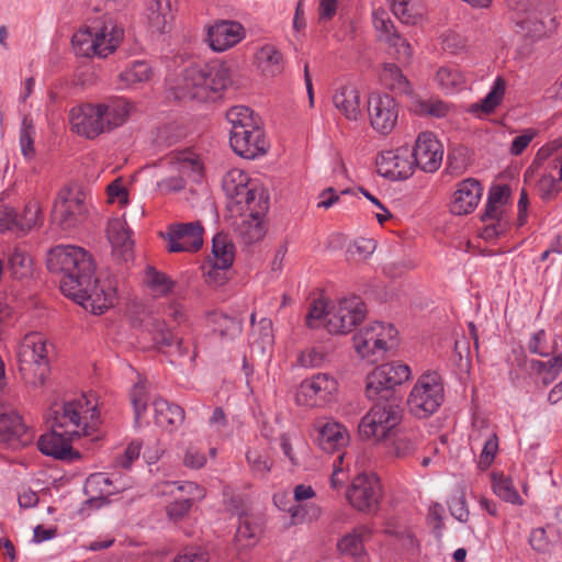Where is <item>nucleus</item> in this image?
<instances>
[{
  "mask_svg": "<svg viewBox=\"0 0 562 562\" xmlns=\"http://www.w3.org/2000/svg\"><path fill=\"white\" fill-rule=\"evenodd\" d=\"M48 359L47 341L40 333L24 336L18 349V364Z\"/></svg>",
  "mask_w": 562,
  "mask_h": 562,
  "instance_id": "30",
  "label": "nucleus"
},
{
  "mask_svg": "<svg viewBox=\"0 0 562 562\" xmlns=\"http://www.w3.org/2000/svg\"><path fill=\"white\" fill-rule=\"evenodd\" d=\"M153 341L159 348H169L176 346L178 353L184 356L188 353V348L184 347L182 338L178 337V334H173L166 328L164 321H154L150 329Z\"/></svg>",
  "mask_w": 562,
  "mask_h": 562,
  "instance_id": "38",
  "label": "nucleus"
},
{
  "mask_svg": "<svg viewBox=\"0 0 562 562\" xmlns=\"http://www.w3.org/2000/svg\"><path fill=\"white\" fill-rule=\"evenodd\" d=\"M251 127H245L229 136L232 149L240 157L252 159L267 151L268 144L265 132L257 122Z\"/></svg>",
  "mask_w": 562,
  "mask_h": 562,
  "instance_id": "22",
  "label": "nucleus"
},
{
  "mask_svg": "<svg viewBox=\"0 0 562 562\" xmlns=\"http://www.w3.org/2000/svg\"><path fill=\"white\" fill-rule=\"evenodd\" d=\"M78 254L77 246L58 245L47 252V269L53 273H59L66 277V273L69 272L71 260H75Z\"/></svg>",
  "mask_w": 562,
  "mask_h": 562,
  "instance_id": "35",
  "label": "nucleus"
},
{
  "mask_svg": "<svg viewBox=\"0 0 562 562\" xmlns=\"http://www.w3.org/2000/svg\"><path fill=\"white\" fill-rule=\"evenodd\" d=\"M226 119L231 124V134L260 122L259 117L255 116L254 111L245 105L231 108L226 112Z\"/></svg>",
  "mask_w": 562,
  "mask_h": 562,
  "instance_id": "44",
  "label": "nucleus"
},
{
  "mask_svg": "<svg viewBox=\"0 0 562 562\" xmlns=\"http://www.w3.org/2000/svg\"><path fill=\"white\" fill-rule=\"evenodd\" d=\"M19 231L29 232L36 225L42 223V207L38 201H29L23 209V213L19 216Z\"/></svg>",
  "mask_w": 562,
  "mask_h": 562,
  "instance_id": "51",
  "label": "nucleus"
},
{
  "mask_svg": "<svg viewBox=\"0 0 562 562\" xmlns=\"http://www.w3.org/2000/svg\"><path fill=\"white\" fill-rule=\"evenodd\" d=\"M108 238L114 250L120 251L124 260L132 256L133 240L131 231L121 218H113L108 224Z\"/></svg>",
  "mask_w": 562,
  "mask_h": 562,
  "instance_id": "33",
  "label": "nucleus"
},
{
  "mask_svg": "<svg viewBox=\"0 0 562 562\" xmlns=\"http://www.w3.org/2000/svg\"><path fill=\"white\" fill-rule=\"evenodd\" d=\"M380 79L385 87L397 93H409L411 85L401 67L394 63H385L380 72Z\"/></svg>",
  "mask_w": 562,
  "mask_h": 562,
  "instance_id": "40",
  "label": "nucleus"
},
{
  "mask_svg": "<svg viewBox=\"0 0 562 562\" xmlns=\"http://www.w3.org/2000/svg\"><path fill=\"white\" fill-rule=\"evenodd\" d=\"M79 252L71 260L69 272L60 279L61 292L93 314H102L114 305L115 290L94 278L95 265L91 255L77 246Z\"/></svg>",
  "mask_w": 562,
  "mask_h": 562,
  "instance_id": "3",
  "label": "nucleus"
},
{
  "mask_svg": "<svg viewBox=\"0 0 562 562\" xmlns=\"http://www.w3.org/2000/svg\"><path fill=\"white\" fill-rule=\"evenodd\" d=\"M401 420L402 414L397 405L379 403L361 418L358 430L364 439L382 441L393 434Z\"/></svg>",
  "mask_w": 562,
  "mask_h": 562,
  "instance_id": "8",
  "label": "nucleus"
},
{
  "mask_svg": "<svg viewBox=\"0 0 562 562\" xmlns=\"http://www.w3.org/2000/svg\"><path fill=\"white\" fill-rule=\"evenodd\" d=\"M368 113L371 126L386 135L393 131L398 117L397 103L389 94L373 93L368 101Z\"/></svg>",
  "mask_w": 562,
  "mask_h": 562,
  "instance_id": "21",
  "label": "nucleus"
},
{
  "mask_svg": "<svg viewBox=\"0 0 562 562\" xmlns=\"http://www.w3.org/2000/svg\"><path fill=\"white\" fill-rule=\"evenodd\" d=\"M209 319L222 337H233L241 331L240 322L225 314L212 313Z\"/></svg>",
  "mask_w": 562,
  "mask_h": 562,
  "instance_id": "52",
  "label": "nucleus"
},
{
  "mask_svg": "<svg viewBox=\"0 0 562 562\" xmlns=\"http://www.w3.org/2000/svg\"><path fill=\"white\" fill-rule=\"evenodd\" d=\"M392 12L394 15L406 24H415L417 15L413 12V8L409 5L411 0H389Z\"/></svg>",
  "mask_w": 562,
  "mask_h": 562,
  "instance_id": "63",
  "label": "nucleus"
},
{
  "mask_svg": "<svg viewBox=\"0 0 562 562\" xmlns=\"http://www.w3.org/2000/svg\"><path fill=\"white\" fill-rule=\"evenodd\" d=\"M223 190L229 199V209L246 218L238 233L246 244L259 241L265 236L262 217L269 209V196L259 184L250 181L239 169L228 171L223 179Z\"/></svg>",
  "mask_w": 562,
  "mask_h": 562,
  "instance_id": "2",
  "label": "nucleus"
},
{
  "mask_svg": "<svg viewBox=\"0 0 562 562\" xmlns=\"http://www.w3.org/2000/svg\"><path fill=\"white\" fill-rule=\"evenodd\" d=\"M367 314V305L360 296L341 297L330 304L326 329L330 334H349L362 323Z\"/></svg>",
  "mask_w": 562,
  "mask_h": 562,
  "instance_id": "9",
  "label": "nucleus"
},
{
  "mask_svg": "<svg viewBox=\"0 0 562 562\" xmlns=\"http://www.w3.org/2000/svg\"><path fill=\"white\" fill-rule=\"evenodd\" d=\"M149 396L145 383L139 382L131 391V402L134 407L135 419L139 420L147 408Z\"/></svg>",
  "mask_w": 562,
  "mask_h": 562,
  "instance_id": "56",
  "label": "nucleus"
},
{
  "mask_svg": "<svg viewBox=\"0 0 562 562\" xmlns=\"http://www.w3.org/2000/svg\"><path fill=\"white\" fill-rule=\"evenodd\" d=\"M411 155L417 168L425 172H435L441 166L443 146L434 133L422 132L411 148Z\"/></svg>",
  "mask_w": 562,
  "mask_h": 562,
  "instance_id": "20",
  "label": "nucleus"
},
{
  "mask_svg": "<svg viewBox=\"0 0 562 562\" xmlns=\"http://www.w3.org/2000/svg\"><path fill=\"white\" fill-rule=\"evenodd\" d=\"M69 124L72 132L87 138H95L103 133L100 112L97 104L85 103L69 111Z\"/></svg>",
  "mask_w": 562,
  "mask_h": 562,
  "instance_id": "23",
  "label": "nucleus"
},
{
  "mask_svg": "<svg viewBox=\"0 0 562 562\" xmlns=\"http://www.w3.org/2000/svg\"><path fill=\"white\" fill-rule=\"evenodd\" d=\"M328 353L324 347H311L301 352L299 362L306 368L319 367L327 359Z\"/></svg>",
  "mask_w": 562,
  "mask_h": 562,
  "instance_id": "57",
  "label": "nucleus"
},
{
  "mask_svg": "<svg viewBox=\"0 0 562 562\" xmlns=\"http://www.w3.org/2000/svg\"><path fill=\"white\" fill-rule=\"evenodd\" d=\"M376 166L380 175L392 180L408 179L416 168L408 145L382 151L376 158Z\"/></svg>",
  "mask_w": 562,
  "mask_h": 562,
  "instance_id": "18",
  "label": "nucleus"
},
{
  "mask_svg": "<svg viewBox=\"0 0 562 562\" xmlns=\"http://www.w3.org/2000/svg\"><path fill=\"white\" fill-rule=\"evenodd\" d=\"M256 58L258 67L266 76L276 77L283 71V56L273 45L262 46Z\"/></svg>",
  "mask_w": 562,
  "mask_h": 562,
  "instance_id": "37",
  "label": "nucleus"
},
{
  "mask_svg": "<svg viewBox=\"0 0 562 562\" xmlns=\"http://www.w3.org/2000/svg\"><path fill=\"white\" fill-rule=\"evenodd\" d=\"M34 126L32 121L29 117H24L22 121V128L20 135V145L22 149V154L26 158H32L34 155Z\"/></svg>",
  "mask_w": 562,
  "mask_h": 562,
  "instance_id": "61",
  "label": "nucleus"
},
{
  "mask_svg": "<svg viewBox=\"0 0 562 562\" xmlns=\"http://www.w3.org/2000/svg\"><path fill=\"white\" fill-rule=\"evenodd\" d=\"M33 440L21 416L8 403L0 400V441L11 449H21Z\"/></svg>",
  "mask_w": 562,
  "mask_h": 562,
  "instance_id": "17",
  "label": "nucleus"
},
{
  "mask_svg": "<svg viewBox=\"0 0 562 562\" xmlns=\"http://www.w3.org/2000/svg\"><path fill=\"white\" fill-rule=\"evenodd\" d=\"M170 165L178 175H172L158 182V187L164 193L181 191L186 187L187 180L200 182L203 178L204 166L199 155L190 149L173 153L169 157Z\"/></svg>",
  "mask_w": 562,
  "mask_h": 562,
  "instance_id": "10",
  "label": "nucleus"
},
{
  "mask_svg": "<svg viewBox=\"0 0 562 562\" xmlns=\"http://www.w3.org/2000/svg\"><path fill=\"white\" fill-rule=\"evenodd\" d=\"M145 284L157 295H166L173 289V281L154 267H147L144 277Z\"/></svg>",
  "mask_w": 562,
  "mask_h": 562,
  "instance_id": "49",
  "label": "nucleus"
},
{
  "mask_svg": "<svg viewBox=\"0 0 562 562\" xmlns=\"http://www.w3.org/2000/svg\"><path fill=\"white\" fill-rule=\"evenodd\" d=\"M373 23H374L375 30L379 33L380 41L385 42V41H387V38L392 37L396 33H398L394 23L387 16V13L384 10L374 11Z\"/></svg>",
  "mask_w": 562,
  "mask_h": 562,
  "instance_id": "55",
  "label": "nucleus"
},
{
  "mask_svg": "<svg viewBox=\"0 0 562 562\" xmlns=\"http://www.w3.org/2000/svg\"><path fill=\"white\" fill-rule=\"evenodd\" d=\"M97 108L100 112V122L102 124L103 133L111 132L123 125L132 111V104L127 100L121 98L97 103Z\"/></svg>",
  "mask_w": 562,
  "mask_h": 562,
  "instance_id": "26",
  "label": "nucleus"
},
{
  "mask_svg": "<svg viewBox=\"0 0 562 562\" xmlns=\"http://www.w3.org/2000/svg\"><path fill=\"white\" fill-rule=\"evenodd\" d=\"M49 360H36L33 362L20 363L19 372L24 383L31 387H41L49 374Z\"/></svg>",
  "mask_w": 562,
  "mask_h": 562,
  "instance_id": "36",
  "label": "nucleus"
},
{
  "mask_svg": "<svg viewBox=\"0 0 562 562\" xmlns=\"http://www.w3.org/2000/svg\"><path fill=\"white\" fill-rule=\"evenodd\" d=\"M337 380L327 373H317L301 382L295 400L299 405L307 407L323 406L336 398Z\"/></svg>",
  "mask_w": 562,
  "mask_h": 562,
  "instance_id": "14",
  "label": "nucleus"
},
{
  "mask_svg": "<svg viewBox=\"0 0 562 562\" xmlns=\"http://www.w3.org/2000/svg\"><path fill=\"white\" fill-rule=\"evenodd\" d=\"M445 400L443 382L436 371L422 374L413 386L407 407L412 415L419 419L435 414Z\"/></svg>",
  "mask_w": 562,
  "mask_h": 562,
  "instance_id": "6",
  "label": "nucleus"
},
{
  "mask_svg": "<svg viewBox=\"0 0 562 562\" xmlns=\"http://www.w3.org/2000/svg\"><path fill=\"white\" fill-rule=\"evenodd\" d=\"M389 54L401 65L407 66L412 63L414 48L407 38L396 33L385 41Z\"/></svg>",
  "mask_w": 562,
  "mask_h": 562,
  "instance_id": "43",
  "label": "nucleus"
},
{
  "mask_svg": "<svg viewBox=\"0 0 562 562\" xmlns=\"http://www.w3.org/2000/svg\"><path fill=\"white\" fill-rule=\"evenodd\" d=\"M155 411V423L168 430L172 431L179 427L184 420V411L176 404H171L164 398H156L153 403Z\"/></svg>",
  "mask_w": 562,
  "mask_h": 562,
  "instance_id": "31",
  "label": "nucleus"
},
{
  "mask_svg": "<svg viewBox=\"0 0 562 562\" xmlns=\"http://www.w3.org/2000/svg\"><path fill=\"white\" fill-rule=\"evenodd\" d=\"M151 76L153 70L149 64L144 60H137L132 63L124 71H122L119 78L125 86H132L146 82L150 80Z\"/></svg>",
  "mask_w": 562,
  "mask_h": 562,
  "instance_id": "47",
  "label": "nucleus"
},
{
  "mask_svg": "<svg viewBox=\"0 0 562 562\" xmlns=\"http://www.w3.org/2000/svg\"><path fill=\"white\" fill-rule=\"evenodd\" d=\"M514 13V20L528 36L540 38L551 34L558 25L557 19L548 10H537L538 0H505Z\"/></svg>",
  "mask_w": 562,
  "mask_h": 562,
  "instance_id": "7",
  "label": "nucleus"
},
{
  "mask_svg": "<svg viewBox=\"0 0 562 562\" xmlns=\"http://www.w3.org/2000/svg\"><path fill=\"white\" fill-rule=\"evenodd\" d=\"M292 524H302L304 521L316 520L321 516V508L318 506H305L297 504L289 509Z\"/></svg>",
  "mask_w": 562,
  "mask_h": 562,
  "instance_id": "59",
  "label": "nucleus"
},
{
  "mask_svg": "<svg viewBox=\"0 0 562 562\" xmlns=\"http://www.w3.org/2000/svg\"><path fill=\"white\" fill-rule=\"evenodd\" d=\"M204 228L200 221L176 223L167 227L162 234L169 252H195L203 245Z\"/></svg>",
  "mask_w": 562,
  "mask_h": 562,
  "instance_id": "16",
  "label": "nucleus"
},
{
  "mask_svg": "<svg viewBox=\"0 0 562 562\" xmlns=\"http://www.w3.org/2000/svg\"><path fill=\"white\" fill-rule=\"evenodd\" d=\"M335 108L347 120L357 121L362 115L360 93L355 86H342L333 95Z\"/></svg>",
  "mask_w": 562,
  "mask_h": 562,
  "instance_id": "27",
  "label": "nucleus"
},
{
  "mask_svg": "<svg viewBox=\"0 0 562 562\" xmlns=\"http://www.w3.org/2000/svg\"><path fill=\"white\" fill-rule=\"evenodd\" d=\"M397 330L392 324L374 322L360 329L353 336V344L361 358L375 362V355H383L392 345Z\"/></svg>",
  "mask_w": 562,
  "mask_h": 562,
  "instance_id": "12",
  "label": "nucleus"
},
{
  "mask_svg": "<svg viewBox=\"0 0 562 562\" xmlns=\"http://www.w3.org/2000/svg\"><path fill=\"white\" fill-rule=\"evenodd\" d=\"M441 89L452 92L465 85V76L454 66H441L435 76Z\"/></svg>",
  "mask_w": 562,
  "mask_h": 562,
  "instance_id": "45",
  "label": "nucleus"
},
{
  "mask_svg": "<svg viewBox=\"0 0 562 562\" xmlns=\"http://www.w3.org/2000/svg\"><path fill=\"white\" fill-rule=\"evenodd\" d=\"M491 480L492 488L499 498L514 505L524 504L509 476H506L504 473L493 472Z\"/></svg>",
  "mask_w": 562,
  "mask_h": 562,
  "instance_id": "42",
  "label": "nucleus"
},
{
  "mask_svg": "<svg viewBox=\"0 0 562 562\" xmlns=\"http://www.w3.org/2000/svg\"><path fill=\"white\" fill-rule=\"evenodd\" d=\"M387 439L389 453L400 459L413 456L419 445V435L415 430H394Z\"/></svg>",
  "mask_w": 562,
  "mask_h": 562,
  "instance_id": "32",
  "label": "nucleus"
},
{
  "mask_svg": "<svg viewBox=\"0 0 562 562\" xmlns=\"http://www.w3.org/2000/svg\"><path fill=\"white\" fill-rule=\"evenodd\" d=\"M331 302L327 301L324 296L319 295L314 299L310 305L308 313L305 317V323L310 328H316L323 325L326 328L328 321V313L330 311Z\"/></svg>",
  "mask_w": 562,
  "mask_h": 562,
  "instance_id": "48",
  "label": "nucleus"
},
{
  "mask_svg": "<svg viewBox=\"0 0 562 562\" xmlns=\"http://www.w3.org/2000/svg\"><path fill=\"white\" fill-rule=\"evenodd\" d=\"M506 90V81L502 77H497L487 95L481 102V109L485 113L493 112L504 98Z\"/></svg>",
  "mask_w": 562,
  "mask_h": 562,
  "instance_id": "54",
  "label": "nucleus"
},
{
  "mask_svg": "<svg viewBox=\"0 0 562 562\" xmlns=\"http://www.w3.org/2000/svg\"><path fill=\"white\" fill-rule=\"evenodd\" d=\"M411 373L409 367L400 362H390L376 367L367 375V397L375 400L378 396H383L384 392H389L407 381Z\"/></svg>",
  "mask_w": 562,
  "mask_h": 562,
  "instance_id": "15",
  "label": "nucleus"
},
{
  "mask_svg": "<svg viewBox=\"0 0 562 562\" xmlns=\"http://www.w3.org/2000/svg\"><path fill=\"white\" fill-rule=\"evenodd\" d=\"M441 46L445 52L456 55L467 49L468 41L462 35L449 31L442 35Z\"/></svg>",
  "mask_w": 562,
  "mask_h": 562,
  "instance_id": "64",
  "label": "nucleus"
},
{
  "mask_svg": "<svg viewBox=\"0 0 562 562\" xmlns=\"http://www.w3.org/2000/svg\"><path fill=\"white\" fill-rule=\"evenodd\" d=\"M245 36L243 25L235 21L221 20L207 30V41L215 52H224L238 44Z\"/></svg>",
  "mask_w": 562,
  "mask_h": 562,
  "instance_id": "24",
  "label": "nucleus"
},
{
  "mask_svg": "<svg viewBox=\"0 0 562 562\" xmlns=\"http://www.w3.org/2000/svg\"><path fill=\"white\" fill-rule=\"evenodd\" d=\"M318 443L324 451L334 452L345 447L349 441L346 427L337 422L329 420L317 425Z\"/></svg>",
  "mask_w": 562,
  "mask_h": 562,
  "instance_id": "28",
  "label": "nucleus"
},
{
  "mask_svg": "<svg viewBox=\"0 0 562 562\" xmlns=\"http://www.w3.org/2000/svg\"><path fill=\"white\" fill-rule=\"evenodd\" d=\"M375 247L376 244L374 239L359 238L348 246L346 251L348 260H366L374 251Z\"/></svg>",
  "mask_w": 562,
  "mask_h": 562,
  "instance_id": "53",
  "label": "nucleus"
},
{
  "mask_svg": "<svg viewBox=\"0 0 562 562\" xmlns=\"http://www.w3.org/2000/svg\"><path fill=\"white\" fill-rule=\"evenodd\" d=\"M483 188L475 179L469 178L458 184L451 202V212L456 215H467L477 206Z\"/></svg>",
  "mask_w": 562,
  "mask_h": 562,
  "instance_id": "25",
  "label": "nucleus"
},
{
  "mask_svg": "<svg viewBox=\"0 0 562 562\" xmlns=\"http://www.w3.org/2000/svg\"><path fill=\"white\" fill-rule=\"evenodd\" d=\"M231 83V68L225 61L192 63L183 69L175 87V97L181 101L206 102Z\"/></svg>",
  "mask_w": 562,
  "mask_h": 562,
  "instance_id": "4",
  "label": "nucleus"
},
{
  "mask_svg": "<svg viewBox=\"0 0 562 562\" xmlns=\"http://www.w3.org/2000/svg\"><path fill=\"white\" fill-rule=\"evenodd\" d=\"M260 526L247 513L239 516V524L235 535V541L240 548H248L256 544Z\"/></svg>",
  "mask_w": 562,
  "mask_h": 562,
  "instance_id": "41",
  "label": "nucleus"
},
{
  "mask_svg": "<svg viewBox=\"0 0 562 562\" xmlns=\"http://www.w3.org/2000/svg\"><path fill=\"white\" fill-rule=\"evenodd\" d=\"M498 451V438L496 434H492L485 441L483 450L480 454L477 467L481 470H486L493 463Z\"/></svg>",
  "mask_w": 562,
  "mask_h": 562,
  "instance_id": "62",
  "label": "nucleus"
},
{
  "mask_svg": "<svg viewBox=\"0 0 562 562\" xmlns=\"http://www.w3.org/2000/svg\"><path fill=\"white\" fill-rule=\"evenodd\" d=\"M235 247L227 235L218 233L213 238L212 256L209 261L216 270H226L234 262Z\"/></svg>",
  "mask_w": 562,
  "mask_h": 562,
  "instance_id": "34",
  "label": "nucleus"
},
{
  "mask_svg": "<svg viewBox=\"0 0 562 562\" xmlns=\"http://www.w3.org/2000/svg\"><path fill=\"white\" fill-rule=\"evenodd\" d=\"M123 29L113 21L101 26L81 29L72 35L75 53L82 57L98 56L104 58L112 54L123 40Z\"/></svg>",
  "mask_w": 562,
  "mask_h": 562,
  "instance_id": "5",
  "label": "nucleus"
},
{
  "mask_svg": "<svg viewBox=\"0 0 562 562\" xmlns=\"http://www.w3.org/2000/svg\"><path fill=\"white\" fill-rule=\"evenodd\" d=\"M372 529L360 525L341 537L337 543L338 551L344 555L362 557L366 553L364 543L371 538Z\"/></svg>",
  "mask_w": 562,
  "mask_h": 562,
  "instance_id": "29",
  "label": "nucleus"
},
{
  "mask_svg": "<svg viewBox=\"0 0 562 562\" xmlns=\"http://www.w3.org/2000/svg\"><path fill=\"white\" fill-rule=\"evenodd\" d=\"M349 504L357 510L376 513L382 498V486L373 473H361L355 476L346 492Z\"/></svg>",
  "mask_w": 562,
  "mask_h": 562,
  "instance_id": "13",
  "label": "nucleus"
},
{
  "mask_svg": "<svg viewBox=\"0 0 562 562\" xmlns=\"http://www.w3.org/2000/svg\"><path fill=\"white\" fill-rule=\"evenodd\" d=\"M173 488H177L180 492H183L188 495V497L182 499H177L175 502L169 503L166 506V515L169 521L173 524H178L186 519L195 502H199L205 497V491L203 487L198 485L194 482H165L162 483V493H173Z\"/></svg>",
  "mask_w": 562,
  "mask_h": 562,
  "instance_id": "19",
  "label": "nucleus"
},
{
  "mask_svg": "<svg viewBox=\"0 0 562 562\" xmlns=\"http://www.w3.org/2000/svg\"><path fill=\"white\" fill-rule=\"evenodd\" d=\"M32 258L23 250L15 248L9 257V270L14 279H25L32 274Z\"/></svg>",
  "mask_w": 562,
  "mask_h": 562,
  "instance_id": "50",
  "label": "nucleus"
},
{
  "mask_svg": "<svg viewBox=\"0 0 562 562\" xmlns=\"http://www.w3.org/2000/svg\"><path fill=\"white\" fill-rule=\"evenodd\" d=\"M173 20L171 0H155L150 5L148 23L154 32L164 33Z\"/></svg>",
  "mask_w": 562,
  "mask_h": 562,
  "instance_id": "39",
  "label": "nucleus"
},
{
  "mask_svg": "<svg viewBox=\"0 0 562 562\" xmlns=\"http://www.w3.org/2000/svg\"><path fill=\"white\" fill-rule=\"evenodd\" d=\"M86 192L78 186L64 187L53 206V221L63 229L77 226L86 215Z\"/></svg>",
  "mask_w": 562,
  "mask_h": 562,
  "instance_id": "11",
  "label": "nucleus"
},
{
  "mask_svg": "<svg viewBox=\"0 0 562 562\" xmlns=\"http://www.w3.org/2000/svg\"><path fill=\"white\" fill-rule=\"evenodd\" d=\"M537 190L542 200L551 201L559 195L561 187L552 175H543L538 181Z\"/></svg>",
  "mask_w": 562,
  "mask_h": 562,
  "instance_id": "60",
  "label": "nucleus"
},
{
  "mask_svg": "<svg viewBox=\"0 0 562 562\" xmlns=\"http://www.w3.org/2000/svg\"><path fill=\"white\" fill-rule=\"evenodd\" d=\"M530 370L542 376L543 384H550L562 371V352L548 361L532 360Z\"/></svg>",
  "mask_w": 562,
  "mask_h": 562,
  "instance_id": "46",
  "label": "nucleus"
},
{
  "mask_svg": "<svg viewBox=\"0 0 562 562\" xmlns=\"http://www.w3.org/2000/svg\"><path fill=\"white\" fill-rule=\"evenodd\" d=\"M248 464L251 471L257 475H266L272 468V460L257 450H249L246 454Z\"/></svg>",
  "mask_w": 562,
  "mask_h": 562,
  "instance_id": "58",
  "label": "nucleus"
},
{
  "mask_svg": "<svg viewBox=\"0 0 562 562\" xmlns=\"http://www.w3.org/2000/svg\"><path fill=\"white\" fill-rule=\"evenodd\" d=\"M52 430L42 435L37 440L38 450L61 461H77L80 452L75 450L71 442L81 437L91 441L101 439L99 432L100 413L97 403L87 395L65 402L60 408H52Z\"/></svg>",
  "mask_w": 562,
  "mask_h": 562,
  "instance_id": "1",
  "label": "nucleus"
}]
</instances>
